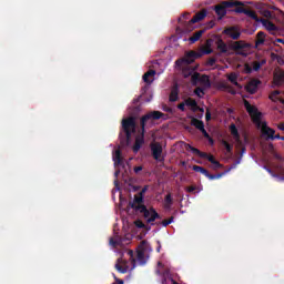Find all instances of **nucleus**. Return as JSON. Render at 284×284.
<instances>
[{"instance_id":"f257e3e1","label":"nucleus","mask_w":284,"mask_h":284,"mask_svg":"<svg viewBox=\"0 0 284 284\" xmlns=\"http://www.w3.org/2000/svg\"><path fill=\"white\" fill-rule=\"evenodd\" d=\"M165 116V113L161 111H152L145 115H143L140 120L141 125V133L135 138V143L133 145V152L136 154L139 150L143 146V143H145V123L152 119L153 121H159V119H163Z\"/></svg>"},{"instance_id":"f03ea898","label":"nucleus","mask_w":284,"mask_h":284,"mask_svg":"<svg viewBox=\"0 0 284 284\" xmlns=\"http://www.w3.org/2000/svg\"><path fill=\"white\" fill-rule=\"evenodd\" d=\"M122 132H124V141L129 143L132 139V134L136 133V120L133 116L122 120Z\"/></svg>"},{"instance_id":"7ed1b4c3","label":"nucleus","mask_w":284,"mask_h":284,"mask_svg":"<svg viewBox=\"0 0 284 284\" xmlns=\"http://www.w3.org/2000/svg\"><path fill=\"white\" fill-rule=\"evenodd\" d=\"M207 17V10L202 9L200 12L195 13L194 17L189 22H183V18H179V23L183 26L184 32H192L194 30V23L203 21Z\"/></svg>"},{"instance_id":"20e7f679","label":"nucleus","mask_w":284,"mask_h":284,"mask_svg":"<svg viewBox=\"0 0 284 284\" xmlns=\"http://www.w3.org/2000/svg\"><path fill=\"white\" fill-rule=\"evenodd\" d=\"M239 6H243V2L241 1H222L220 4L214 7V11L217 14L219 19H223V17H225V14H227V8H234V7H239Z\"/></svg>"},{"instance_id":"39448f33","label":"nucleus","mask_w":284,"mask_h":284,"mask_svg":"<svg viewBox=\"0 0 284 284\" xmlns=\"http://www.w3.org/2000/svg\"><path fill=\"white\" fill-rule=\"evenodd\" d=\"M244 108L251 116L253 123H256V125H261L262 113L258 111V108L251 105L250 101L247 100H244Z\"/></svg>"},{"instance_id":"423d86ee","label":"nucleus","mask_w":284,"mask_h":284,"mask_svg":"<svg viewBox=\"0 0 284 284\" xmlns=\"http://www.w3.org/2000/svg\"><path fill=\"white\" fill-rule=\"evenodd\" d=\"M247 48H252V45L243 40L233 41L229 44V49L234 50L235 54L240 57H247V53L243 51Z\"/></svg>"},{"instance_id":"0eeeda50","label":"nucleus","mask_w":284,"mask_h":284,"mask_svg":"<svg viewBox=\"0 0 284 284\" xmlns=\"http://www.w3.org/2000/svg\"><path fill=\"white\" fill-rule=\"evenodd\" d=\"M201 57H203V53L201 52L189 51L182 60H178L175 63L176 65H181V63H186L187 65H190L191 63H194L196 59H201Z\"/></svg>"},{"instance_id":"6e6552de","label":"nucleus","mask_w":284,"mask_h":284,"mask_svg":"<svg viewBox=\"0 0 284 284\" xmlns=\"http://www.w3.org/2000/svg\"><path fill=\"white\" fill-rule=\"evenodd\" d=\"M186 150H191L193 154H196V156H200V159H207L210 163H216V159H214V155H210L205 152H201V150L192 146L191 144H186Z\"/></svg>"},{"instance_id":"1a4fd4ad","label":"nucleus","mask_w":284,"mask_h":284,"mask_svg":"<svg viewBox=\"0 0 284 284\" xmlns=\"http://www.w3.org/2000/svg\"><path fill=\"white\" fill-rule=\"evenodd\" d=\"M262 134H263V136H267L266 140L274 141V140L278 139L281 141V134H276V131L274 129L267 126V124H265V123L262 126Z\"/></svg>"},{"instance_id":"9d476101","label":"nucleus","mask_w":284,"mask_h":284,"mask_svg":"<svg viewBox=\"0 0 284 284\" xmlns=\"http://www.w3.org/2000/svg\"><path fill=\"white\" fill-rule=\"evenodd\" d=\"M223 34H226V37H230L233 41H239L241 39V29L235 26L229 27L224 29Z\"/></svg>"},{"instance_id":"9b49d317","label":"nucleus","mask_w":284,"mask_h":284,"mask_svg":"<svg viewBox=\"0 0 284 284\" xmlns=\"http://www.w3.org/2000/svg\"><path fill=\"white\" fill-rule=\"evenodd\" d=\"M151 154L155 161H161V154H163V145L159 142H152L150 144Z\"/></svg>"},{"instance_id":"f8f14e48","label":"nucleus","mask_w":284,"mask_h":284,"mask_svg":"<svg viewBox=\"0 0 284 284\" xmlns=\"http://www.w3.org/2000/svg\"><path fill=\"white\" fill-rule=\"evenodd\" d=\"M258 85H261V80L258 79H252L246 85L245 90L248 92V94H256L258 91Z\"/></svg>"},{"instance_id":"ddd939ff","label":"nucleus","mask_w":284,"mask_h":284,"mask_svg":"<svg viewBox=\"0 0 284 284\" xmlns=\"http://www.w3.org/2000/svg\"><path fill=\"white\" fill-rule=\"evenodd\" d=\"M130 206L132 210H135V212H139V207H145V204H143V195H135L133 202H130Z\"/></svg>"},{"instance_id":"4468645a","label":"nucleus","mask_w":284,"mask_h":284,"mask_svg":"<svg viewBox=\"0 0 284 284\" xmlns=\"http://www.w3.org/2000/svg\"><path fill=\"white\" fill-rule=\"evenodd\" d=\"M258 23H262V26H264L268 32H276L278 30V27H276V24H274V22H272L265 18H260Z\"/></svg>"},{"instance_id":"2eb2a0df","label":"nucleus","mask_w":284,"mask_h":284,"mask_svg":"<svg viewBox=\"0 0 284 284\" xmlns=\"http://www.w3.org/2000/svg\"><path fill=\"white\" fill-rule=\"evenodd\" d=\"M230 132L233 136V139L236 141L239 145H243V142L241 141V133H239V129L236 128V124L232 123L230 125Z\"/></svg>"},{"instance_id":"dca6fc26","label":"nucleus","mask_w":284,"mask_h":284,"mask_svg":"<svg viewBox=\"0 0 284 284\" xmlns=\"http://www.w3.org/2000/svg\"><path fill=\"white\" fill-rule=\"evenodd\" d=\"M155 75H156V71L151 69L143 74L142 79H143L144 83L152 84Z\"/></svg>"},{"instance_id":"f3484780","label":"nucleus","mask_w":284,"mask_h":284,"mask_svg":"<svg viewBox=\"0 0 284 284\" xmlns=\"http://www.w3.org/2000/svg\"><path fill=\"white\" fill-rule=\"evenodd\" d=\"M136 258H138L140 265H145V263H148V260L145 258V248L140 247L138 250Z\"/></svg>"},{"instance_id":"a211bd4d","label":"nucleus","mask_w":284,"mask_h":284,"mask_svg":"<svg viewBox=\"0 0 284 284\" xmlns=\"http://www.w3.org/2000/svg\"><path fill=\"white\" fill-rule=\"evenodd\" d=\"M138 212H140V214H143L144 219H146V221L150 219V216H152V210H154V207H151L150 210H148V206H138Z\"/></svg>"},{"instance_id":"6ab92c4d","label":"nucleus","mask_w":284,"mask_h":284,"mask_svg":"<svg viewBox=\"0 0 284 284\" xmlns=\"http://www.w3.org/2000/svg\"><path fill=\"white\" fill-rule=\"evenodd\" d=\"M203 34H205V29L194 32L193 36L189 38L190 43H196Z\"/></svg>"},{"instance_id":"aec40b11","label":"nucleus","mask_w":284,"mask_h":284,"mask_svg":"<svg viewBox=\"0 0 284 284\" xmlns=\"http://www.w3.org/2000/svg\"><path fill=\"white\" fill-rule=\"evenodd\" d=\"M185 105H187V108H191L193 112H199V103H196V100L189 98L185 100Z\"/></svg>"},{"instance_id":"412c9836","label":"nucleus","mask_w":284,"mask_h":284,"mask_svg":"<svg viewBox=\"0 0 284 284\" xmlns=\"http://www.w3.org/2000/svg\"><path fill=\"white\" fill-rule=\"evenodd\" d=\"M114 165H123V158H121V150H115L113 154Z\"/></svg>"},{"instance_id":"4be33fe9","label":"nucleus","mask_w":284,"mask_h":284,"mask_svg":"<svg viewBox=\"0 0 284 284\" xmlns=\"http://www.w3.org/2000/svg\"><path fill=\"white\" fill-rule=\"evenodd\" d=\"M263 43H265V32L258 31L256 34L255 48L263 45Z\"/></svg>"},{"instance_id":"5701e85b","label":"nucleus","mask_w":284,"mask_h":284,"mask_svg":"<svg viewBox=\"0 0 284 284\" xmlns=\"http://www.w3.org/2000/svg\"><path fill=\"white\" fill-rule=\"evenodd\" d=\"M191 125H193V128H196V130H202L205 128V123L196 118L191 119Z\"/></svg>"},{"instance_id":"b1692460","label":"nucleus","mask_w":284,"mask_h":284,"mask_svg":"<svg viewBox=\"0 0 284 284\" xmlns=\"http://www.w3.org/2000/svg\"><path fill=\"white\" fill-rule=\"evenodd\" d=\"M217 50L220 51V54H227V43L220 39L217 41Z\"/></svg>"},{"instance_id":"393cba45","label":"nucleus","mask_w":284,"mask_h":284,"mask_svg":"<svg viewBox=\"0 0 284 284\" xmlns=\"http://www.w3.org/2000/svg\"><path fill=\"white\" fill-rule=\"evenodd\" d=\"M244 14H246V17H250V19H253V21H256V23L261 21V18H258V16L256 14V11L245 9Z\"/></svg>"},{"instance_id":"a878e982","label":"nucleus","mask_w":284,"mask_h":284,"mask_svg":"<svg viewBox=\"0 0 284 284\" xmlns=\"http://www.w3.org/2000/svg\"><path fill=\"white\" fill-rule=\"evenodd\" d=\"M273 81H274L275 85H283V83H284V73L283 72L275 73L274 78H273Z\"/></svg>"},{"instance_id":"bb28decb","label":"nucleus","mask_w":284,"mask_h":284,"mask_svg":"<svg viewBox=\"0 0 284 284\" xmlns=\"http://www.w3.org/2000/svg\"><path fill=\"white\" fill-rule=\"evenodd\" d=\"M225 174H227V171L222 172V173H217V174H212V173H210V171H209L205 176H206V179H209L210 181H216V179H221V178L225 176Z\"/></svg>"},{"instance_id":"cd10ccee","label":"nucleus","mask_w":284,"mask_h":284,"mask_svg":"<svg viewBox=\"0 0 284 284\" xmlns=\"http://www.w3.org/2000/svg\"><path fill=\"white\" fill-rule=\"evenodd\" d=\"M156 219H161V215L156 212V210L151 209V216L146 220V223H154Z\"/></svg>"},{"instance_id":"c85d7f7f","label":"nucleus","mask_w":284,"mask_h":284,"mask_svg":"<svg viewBox=\"0 0 284 284\" xmlns=\"http://www.w3.org/2000/svg\"><path fill=\"white\" fill-rule=\"evenodd\" d=\"M200 83L205 88H210V77H207L206 74L200 75Z\"/></svg>"},{"instance_id":"c756f323","label":"nucleus","mask_w":284,"mask_h":284,"mask_svg":"<svg viewBox=\"0 0 284 284\" xmlns=\"http://www.w3.org/2000/svg\"><path fill=\"white\" fill-rule=\"evenodd\" d=\"M164 207L165 210H170V207H172V203H173V200H172V194H166L165 197H164Z\"/></svg>"},{"instance_id":"7c9ffc66","label":"nucleus","mask_w":284,"mask_h":284,"mask_svg":"<svg viewBox=\"0 0 284 284\" xmlns=\"http://www.w3.org/2000/svg\"><path fill=\"white\" fill-rule=\"evenodd\" d=\"M201 81V73L199 72H194L192 75H191V83H193V85H197Z\"/></svg>"},{"instance_id":"2f4dec72","label":"nucleus","mask_w":284,"mask_h":284,"mask_svg":"<svg viewBox=\"0 0 284 284\" xmlns=\"http://www.w3.org/2000/svg\"><path fill=\"white\" fill-rule=\"evenodd\" d=\"M200 132L203 134L204 139H207L209 143H211V145H214V139H212V136H210V133H207V131L205 130V126L200 129Z\"/></svg>"},{"instance_id":"473e14b6","label":"nucleus","mask_w":284,"mask_h":284,"mask_svg":"<svg viewBox=\"0 0 284 284\" xmlns=\"http://www.w3.org/2000/svg\"><path fill=\"white\" fill-rule=\"evenodd\" d=\"M229 81L233 84V85H236V88H239V75H236V73H231L229 77H227Z\"/></svg>"},{"instance_id":"72a5a7b5","label":"nucleus","mask_w":284,"mask_h":284,"mask_svg":"<svg viewBox=\"0 0 284 284\" xmlns=\"http://www.w3.org/2000/svg\"><path fill=\"white\" fill-rule=\"evenodd\" d=\"M193 172H200V174H203L204 176H206L209 171L203 166L193 165Z\"/></svg>"},{"instance_id":"f704fd0d","label":"nucleus","mask_w":284,"mask_h":284,"mask_svg":"<svg viewBox=\"0 0 284 284\" xmlns=\"http://www.w3.org/2000/svg\"><path fill=\"white\" fill-rule=\"evenodd\" d=\"M268 151L273 154L274 159H277V161H281V155L274 151V144H268Z\"/></svg>"},{"instance_id":"c9c22d12","label":"nucleus","mask_w":284,"mask_h":284,"mask_svg":"<svg viewBox=\"0 0 284 284\" xmlns=\"http://www.w3.org/2000/svg\"><path fill=\"white\" fill-rule=\"evenodd\" d=\"M222 145H224V148L229 154H232V150H234V146L232 144H230L227 141L223 140Z\"/></svg>"},{"instance_id":"e433bc0d","label":"nucleus","mask_w":284,"mask_h":284,"mask_svg":"<svg viewBox=\"0 0 284 284\" xmlns=\"http://www.w3.org/2000/svg\"><path fill=\"white\" fill-rule=\"evenodd\" d=\"M115 270L120 272V274H126L128 273V266H122L121 264H115Z\"/></svg>"},{"instance_id":"4c0bfd02","label":"nucleus","mask_w":284,"mask_h":284,"mask_svg":"<svg viewBox=\"0 0 284 284\" xmlns=\"http://www.w3.org/2000/svg\"><path fill=\"white\" fill-rule=\"evenodd\" d=\"M194 94H196V97H199L200 99H202V97L205 95V91H204L201 87H197V88L194 90Z\"/></svg>"},{"instance_id":"58836bf2","label":"nucleus","mask_w":284,"mask_h":284,"mask_svg":"<svg viewBox=\"0 0 284 284\" xmlns=\"http://www.w3.org/2000/svg\"><path fill=\"white\" fill-rule=\"evenodd\" d=\"M170 101L174 102V101H179V92H176V90H173L170 94Z\"/></svg>"},{"instance_id":"ea45409f","label":"nucleus","mask_w":284,"mask_h":284,"mask_svg":"<svg viewBox=\"0 0 284 284\" xmlns=\"http://www.w3.org/2000/svg\"><path fill=\"white\" fill-rule=\"evenodd\" d=\"M134 225H135V227H138L139 230H145V223H143V221H141V220H136V221L134 222Z\"/></svg>"},{"instance_id":"a19ab883","label":"nucleus","mask_w":284,"mask_h":284,"mask_svg":"<svg viewBox=\"0 0 284 284\" xmlns=\"http://www.w3.org/2000/svg\"><path fill=\"white\" fill-rule=\"evenodd\" d=\"M174 223V216H171L169 220H164L161 222V224L163 225V227H168V225Z\"/></svg>"},{"instance_id":"79ce46f5","label":"nucleus","mask_w":284,"mask_h":284,"mask_svg":"<svg viewBox=\"0 0 284 284\" xmlns=\"http://www.w3.org/2000/svg\"><path fill=\"white\" fill-rule=\"evenodd\" d=\"M109 243H110V245H111L112 247H119V244H120V242H118V240L114 239V237H111L110 241H109Z\"/></svg>"},{"instance_id":"37998d69","label":"nucleus","mask_w":284,"mask_h":284,"mask_svg":"<svg viewBox=\"0 0 284 284\" xmlns=\"http://www.w3.org/2000/svg\"><path fill=\"white\" fill-rule=\"evenodd\" d=\"M216 64V58H209V60L206 61V65H209L210 68L214 67Z\"/></svg>"},{"instance_id":"c03bdc74","label":"nucleus","mask_w":284,"mask_h":284,"mask_svg":"<svg viewBox=\"0 0 284 284\" xmlns=\"http://www.w3.org/2000/svg\"><path fill=\"white\" fill-rule=\"evenodd\" d=\"M252 70L253 69L248 63L244 64V74H252Z\"/></svg>"},{"instance_id":"a18cd8bd","label":"nucleus","mask_w":284,"mask_h":284,"mask_svg":"<svg viewBox=\"0 0 284 284\" xmlns=\"http://www.w3.org/2000/svg\"><path fill=\"white\" fill-rule=\"evenodd\" d=\"M150 85L149 83H146L144 87H142L141 89V97H144L145 93L148 92V90H150Z\"/></svg>"},{"instance_id":"49530a36","label":"nucleus","mask_w":284,"mask_h":284,"mask_svg":"<svg viewBox=\"0 0 284 284\" xmlns=\"http://www.w3.org/2000/svg\"><path fill=\"white\" fill-rule=\"evenodd\" d=\"M253 70H254V72H258V70H261V62L254 61L253 62Z\"/></svg>"},{"instance_id":"de8ad7c7","label":"nucleus","mask_w":284,"mask_h":284,"mask_svg":"<svg viewBox=\"0 0 284 284\" xmlns=\"http://www.w3.org/2000/svg\"><path fill=\"white\" fill-rule=\"evenodd\" d=\"M245 8H243V7H236L235 9H234V12H236L237 14H245Z\"/></svg>"},{"instance_id":"09e8293b","label":"nucleus","mask_w":284,"mask_h":284,"mask_svg":"<svg viewBox=\"0 0 284 284\" xmlns=\"http://www.w3.org/2000/svg\"><path fill=\"white\" fill-rule=\"evenodd\" d=\"M214 26H216V22L214 20H211L206 27H205V30H212V28H214Z\"/></svg>"},{"instance_id":"8fccbe9b","label":"nucleus","mask_w":284,"mask_h":284,"mask_svg":"<svg viewBox=\"0 0 284 284\" xmlns=\"http://www.w3.org/2000/svg\"><path fill=\"white\" fill-rule=\"evenodd\" d=\"M278 94H281V91L275 90L270 94L268 98L271 99V101H274V97H278Z\"/></svg>"},{"instance_id":"3c124183","label":"nucleus","mask_w":284,"mask_h":284,"mask_svg":"<svg viewBox=\"0 0 284 284\" xmlns=\"http://www.w3.org/2000/svg\"><path fill=\"white\" fill-rule=\"evenodd\" d=\"M205 120L206 121H212V112H210L209 109L206 110V113H205Z\"/></svg>"},{"instance_id":"603ef678","label":"nucleus","mask_w":284,"mask_h":284,"mask_svg":"<svg viewBox=\"0 0 284 284\" xmlns=\"http://www.w3.org/2000/svg\"><path fill=\"white\" fill-rule=\"evenodd\" d=\"M113 277H114L115 284H125V282L123 280L116 277V275L113 274Z\"/></svg>"},{"instance_id":"864d4df0","label":"nucleus","mask_w":284,"mask_h":284,"mask_svg":"<svg viewBox=\"0 0 284 284\" xmlns=\"http://www.w3.org/2000/svg\"><path fill=\"white\" fill-rule=\"evenodd\" d=\"M185 102H182L178 105V110H181V112H185Z\"/></svg>"},{"instance_id":"5fc2aeb1","label":"nucleus","mask_w":284,"mask_h":284,"mask_svg":"<svg viewBox=\"0 0 284 284\" xmlns=\"http://www.w3.org/2000/svg\"><path fill=\"white\" fill-rule=\"evenodd\" d=\"M148 190H149V186H148V185L143 186V189H142L141 192L139 193L140 196H144V194H145V192H148Z\"/></svg>"},{"instance_id":"6e6d98bb","label":"nucleus","mask_w":284,"mask_h":284,"mask_svg":"<svg viewBox=\"0 0 284 284\" xmlns=\"http://www.w3.org/2000/svg\"><path fill=\"white\" fill-rule=\"evenodd\" d=\"M201 54H212V49L211 48H207V49H204Z\"/></svg>"},{"instance_id":"4d7b16f0","label":"nucleus","mask_w":284,"mask_h":284,"mask_svg":"<svg viewBox=\"0 0 284 284\" xmlns=\"http://www.w3.org/2000/svg\"><path fill=\"white\" fill-rule=\"evenodd\" d=\"M212 165H215V170H219V168H222L221 163L215 160V162L212 163Z\"/></svg>"},{"instance_id":"13d9d810","label":"nucleus","mask_w":284,"mask_h":284,"mask_svg":"<svg viewBox=\"0 0 284 284\" xmlns=\"http://www.w3.org/2000/svg\"><path fill=\"white\" fill-rule=\"evenodd\" d=\"M128 254H129L130 258H131L132 261H134V251L129 250V251H128Z\"/></svg>"},{"instance_id":"bf43d9fd","label":"nucleus","mask_w":284,"mask_h":284,"mask_svg":"<svg viewBox=\"0 0 284 284\" xmlns=\"http://www.w3.org/2000/svg\"><path fill=\"white\" fill-rule=\"evenodd\" d=\"M142 170H143V166H135L134 168L135 174H139V172H141Z\"/></svg>"},{"instance_id":"052dcab7","label":"nucleus","mask_w":284,"mask_h":284,"mask_svg":"<svg viewBox=\"0 0 284 284\" xmlns=\"http://www.w3.org/2000/svg\"><path fill=\"white\" fill-rule=\"evenodd\" d=\"M195 190H196V186H189V187L186 189V192L192 193V192H194Z\"/></svg>"},{"instance_id":"680f3d73","label":"nucleus","mask_w":284,"mask_h":284,"mask_svg":"<svg viewBox=\"0 0 284 284\" xmlns=\"http://www.w3.org/2000/svg\"><path fill=\"white\" fill-rule=\"evenodd\" d=\"M274 43H283L284 44V40L281 38H277V39H275Z\"/></svg>"},{"instance_id":"e2e57ef3","label":"nucleus","mask_w":284,"mask_h":284,"mask_svg":"<svg viewBox=\"0 0 284 284\" xmlns=\"http://www.w3.org/2000/svg\"><path fill=\"white\" fill-rule=\"evenodd\" d=\"M277 128H278V130H282V132H284V123H280V124L277 125Z\"/></svg>"},{"instance_id":"0e129e2a","label":"nucleus","mask_w":284,"mask_h":284,"mask_svg":"<svg viewBox=\"0 0 284 284\" xmlns=\"http://www.w3.org/2000/svg\"><path fill=\"white\" fill-rule=\"evenodd\" d=\"M187 17H190V13H183L182 14V19H187Z\"/></svg>"},{"instance_id":"69168bd1","label":"nucleus","mask_w":284,"mask_h":284,"mask_svg":"<svg viewBox=\"0 0 284 284\" xmlns=\"http://www.w3.org/2000/svg\"><path fill=\"white\" fill-rule=\"evenodd\" d=\"M197 111L201 112L202 114H203V112H205V110L201 106H199Z\"/></svg>"},{"instance_id":"338daca9","label":"nucleus","mask_w":284,"mask_h":284,"mask_svg":"<svg viewBox=\"0 0 284 284\" xmlns=\"http://www.w3.org/2000/svg\"><path fill=\"white\" fill-rule=\"evenodd\" d=\"M260 63H261V68H262V65H265L267 63V61L262 60Z\"/></svg>"},{"instance_id":"774afa93","label":"nucleus","mask_w":284,"mask_h":284,"mask_svg":"<svg viewBox=\"0 0 284 284\" xmlns=\"http://www.w3.org/2000/svg\"><path fill=\"white\" fill-rule=\"evenodd\" d=\"M119 174H121V171H119V170L115 171L114 175H115V176H119Z\"/></svg>"}]
</instances>
